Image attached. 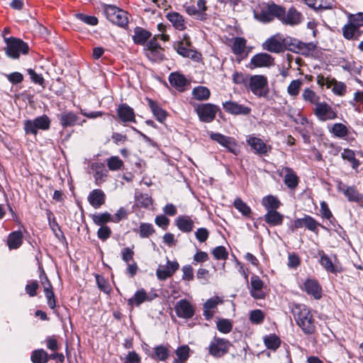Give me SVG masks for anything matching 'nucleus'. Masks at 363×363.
<instances>
[{
    "label": "nucleus",
    "instance_id": "1",
    "mask_svg": "<svg viewBox=\"0 0 363 363\" xmlns=\"http://www.w3.org/2000/svg\"><path fill=\"white\" fill-rule=\"evenodd\" d=\"M291 312L297 325L306 334H313L315 330V321L310 310L303 304H294Z\"/></svg>",
    "mask_w": 363,
    "mask_h": 363
},
{
    "label": "nucleus",
    "instance_id": "2",
    "mask_svg": "<svg viewBox=\"0 0 363 363\" xmlns=\"http://www.w3.org/2000/svg\"><path fill=\"white\" fill-rule=\"evenodd\" d=\"M246 86L258 97H266L269 94L268 80L264 75L251 76Z\"/></svg>",
    "mask_w": 363,
    "mask_h": 363
},
{
    "label": "nucleus",
    "instance_id": "3",
    "mask_svg": "<svg viewBox=\"0 0 363 363\" xmlns=\"http://www.w3.org/2000/svg\"><path fill=\"white\" fill-rule=\"evenodd\" d=\"M4 40L6 44L5 51L9 57L18 59L21 53L26 55L28 52L29 47L28 44L21 39L11 37L6 38Z\"/></svg>",
    "mask_w": 363,
    "mask_h": 363
},
{
    "label": "nucleus",
    "instance_id": "4",
    "mask_svg": "<svg viewBox=\"0 0 363 363\" xmlns=\"http://www.w3.org/2000/svg\"><path fill=\"white\" fill-rule=\"evenodd\" d=\"M281 6L273 2L263 5L259 11L255 12V18L259 21L267 23L272 22L274 18L279 19Z\"/></svg>",
    "mask_w": 363,
    "mask_h": 363
},
{
    "label": "nucleus",
    "instance_id": "5",
    "mask_svg": "<svg viewBox=\"0 0 363 363\" xmlns=\"http://www.w3.org/2000/svg\"><path fill=\"white\" fill-rule=\"evenodd\" d=\"M303 19L302 13L295 7L291 6L286 11V9L281 6L280 16L278 20L283 24L294 26L300 24Z\"/></svg>",
    "mask_w": 363,
    "mask_h": 363
},
{
    "label": "nucleus",
    "instance_id": "6",
    "mask_svg": "<svg viewBox=\"0 0 363 363\" xmlns=\"http://www.w3.org/2000/svg\"><path fill=\"white\" fill-rule=\"evenodd\" d=\"M232 344L224 338L214 337L209 344L208 353L214 357L219 358L229 352Z\"/></svg>",
    "mask_w": 363,
    "mask_h": 363
},
{
    "label": "nucleus",
    "instance_id": "7",
    "mask_svg": "<svg viewBox=\"0 0 363 363\" xmlns=\"http://www.w3.org/2000/svg\"><path fill=\"white\" fill-rule=\"evenodd\" d=\"M50 120L46 115L37 117L34 120H27L24 123V130L27 134L35 135L38 129L48 130L50 128Z\"/></svg>",
    "mask_w": 363,
    "mask_h": 363
},
{
    "label": "nucleus",
    "instance_id": "8",
    "mask_svg": "<svg viewBox=\"0 0 363 363\" xmlns=\"http://www.w3.org/2000/svg\"><path fill=\"white\" fill-rule=\"evenodd\" d=\"M194 110L201 121L210 123L215 119L219 108L212 104H203L195 106Z\"/></svg>",
    "mask_w": 363,
    "mask_h": 363
},
{
    "label": "nucleus",
    "instance_id": "9",
    "mask_svg": "<svg viewBox=\"0 0 363 363\" xmlns=\"http://www.w3.org/2000/svg\"><path fill=\"white\" fill-rule=\"evenodd\" d=\"M107 18L112 23L124 27L128 24V13L114 6H108L105 10Z\"/></svg>",
    "mask_w": 363,
    "mask_h": 363
},
{
    "label": "nucleus",
    "instance_id": "10",
    "mask_svg": "<svg viewBox=\"0 0 363 363\" xmlns=\"http://www.w3.org/2000/svg\"><path fill=\"white\" fill-rule=\"evenodd\" d=\"M210 138L211 140L225 147L229 152H232L235 155H238L239 150H238V143L235 138L218 133H211Z\"/></svg>",
    "mask_w": 363,
    "mask_h": 363
},
{
    "label": "nucleus",
    "instance_id": "11",
    "mask_svg": "<svg viewBox=\"0 0 363 363\" xmlns=\"http://www.w3.org/2000/svg\"><path fill=\"white\" fill-rule=\"evenodd\" d=\"M313 113L318 120L321 121L333 120L337 118V113L326 102H319L317 104L313 110Z\"/></svg>",
    "mask_w": 363,
    "mask_h": 363
},
{
    "label": "nucleus",
    "instance_id": "12",
    "mask_svg": "<svg viewBox=\"0 0 363 363\" xmlns=\"http://www.w3.org/2000/svg\"><path fill=\"white\" fill-rule=\"evenodd\" d=\"M274 65V59L266 52L255 55L250 60L251 68L269 67Z\"/></svg>",
    "mask_w": 363,
    "mask_h": 363
},
{
    "label": "nucleus",
    "instance_id": "13",
    "mask_svg": "<svg viewBox=\"0 0 363 363\" xmlns=\"http://www.w3.org/2000/svg\"><path fill=\"white\" fill-rule=\"evenodd\" d=\"M175 312L178 317L189 319L194 316L195 308L189 301L182 299L174 306Z\"/></svg>",
    "mask_w": 363,
    "mask_h": 363
},
{
    "label": "nucleus",
    "instance_id": "14",
    "mask_svg": "<svg viewBox=\"0 0 363 363\" xmlns=\"http://www.w3.org/2000/svg\"><path fill=\"white\" fill-rule=\"evenodd\" d=\"M262 48L270 52L279 53L284 51L282 35L277 34L268 38L263 43Z\"/></svg>",
    "mask_w": 363,
    "mask_h": 363
},
{
    "label": "nucleus",
    "instance_id": "15",
    "mask_svg": "<svg viewBox=\"0 0 363 363\" xmlns=\"http://www.w3.org/2000/svg\"><path fill=\"white\" fill-rule=\"evenodd\" d=\"M179 267V264L177 262L167 260L166 266H159L156 272L157 277L160 280H166L172 277Z\"/></svg>",
    "mask_w": 363,
    "mask_h": 363
},
{
    "label": "nucleus",
    "instance_id": "16",
    "mask_svg": "<svg viewBox=\"0 0 363 363\" xmlns=\"http://www.w3.org/2000/svg\"><path fill=\"white\" fill-rule=\"evenodd\" d=\"M157 36L151 39L146 45V55L152 60L162 59V48L157 43Z\"/></svg>",
    "mask_w": 363,
    "mask_h": 363
},
{
    "label": "nucleus",
    "instance_id": "17",
    "mask_svg": "<svg viewBox=\"0 0 363 363\" xmlns=\"http://www.w3.org/2000/svg\"><path fill=\"white\" fill-rule=\"evenodd\" d=\"M223 106L226 112L234 115H248L251 111L250 108L231 101L223 103Z\"/></svg>",
    "mask_w": 363,
    "mask_h": 363
},
{
    "label": "nucleus",
    "instance_id": "18",
    "mask_svg": "<svg viewBox=\"0 0 363 363\" xmlns=\"http://www.w3.org/2000/svg\"><path fill=\"white\" fill-rule=\"evenodd\" d=\"M57 118L60 121V125L62 128L72 127L78 123L79 119V116L72 111H65L57 115Z\"/></svg>",
    "mask_w": 363,
    "mask_h": 363
},
{
    "label": "nucleus",
    "instance_id": "19",
    "mask_svg": "<svg viewBox=\"0 0 363 363\" xmlns=\"http://www.w3.org/2000/svg\"><path fill=\"white\" fill-rule=\"evenodd\" d=\"M251 296L256 299H262L265 296L264 293L262 291L263 281L257 275H252L250 279Z\"/></svg>",
    "mask_w": 363,
    "mask_h": 363
},
{
    "label": "nucleus",
    "instance_id": "20",
    "mask_svg": "<svg viewBox=\"0 0 363 363\" xmlns=\"http://www.w3.org/2000/svg\"><path fill=\"white\" fill-rule=\"evenodd\" d=\"M174 48L178 54L184 57H189L196 61L199 60L201 58V54L199 52L192 48L184 46V43L177 42L174 45Z\"/></svg>",
    "mask_w": 363,
    "mask_h": 363
},
{
    "label": "nucleus",
    "instance_id": "21",
    "mask_svg": "<svg viewBox=\"0 0 363 363\" xmlns=\"http://www.w3.org/2000/svg\"><path fill=\"white\" fill-rule=\"evenodd\" d=\"M118 118L124 123L135 122V116L133 109L127 104H121L117 109Z\"/></svg>",
    "mask_w": 363,
    "mask_h": 363
},
{
    "label": "nucleus",
    "instance_id": "22",
    "mask_svg": "<svg viewBox=\"0 0 363 363\" xmlns=\"http://www.w3.org/2000/svg\"><path fill=\"white\" fill-rule=\"evenodd\" d=\"M222 303V299L218 296L212 297L205 302L203 304V315L207 320L211 319L213 316L214 311L213 310Z\"/></svg>",
    "mask_w": 363,
    "mask_h": 363
},
{
    "label": "nucleus",
    "instance_id": "23",
    "mask_svg": "<svg viewBox=\"0 0 363 363\" xmlns=\"http://www.w3.org/2000/svg\"><path fill=\"white\" fill-rule=\"evenodd\" d=\"M281 174H284V184L290 189H295L298 185V178L294 170L290 167H284Z\"/></svg>",
    "mask_w": 363,
    "mask_h": 363
},
{
    "label": "nucleus",
    "instance_id": "24",
    "mask_svg": "<svg viewBox=\"0 0 363 363\" xmlns=\"http://www.w3.org/2000/svg\"><path fill=\"white\" fill-rule=\"evenodd\" d=\"M248 145L255 150V153L265 155L268 152V147L260 138L250 136L247 140Z\"/></svg>",
    "mask_w": 363,
    "mask_h": 363
},
{
    "label": "nucleus",
    "instance_id": "25",
    "mask_svg": "<svg viewBox=\"0 0 363 363\" xmlns=\"http://www.w3.org/2000/svg\"><path fill=\"white\" fill-rule=\"evenodd\" d=\"M304 291L315 299L321 298V287L318 283L313 279H308L304 283Z\"/></svg>",
    "mask_w": 363,
    "mask_h": 363
},
{
    "label": "nucleus",
    "instance_id": "26",
    "mask_svg": "<svg viewBox=\"0 0 363 363\" xmlns=\"http://www.w3.org/2000/svg\"><path fill=\"white\" fill-rule=\"evenodd\" d=\"M105 194L101 189H94L90 192L88 201L95 208H99L105 202Z\"/></svg>",
    "mask_w": 363,
    "mask_h": 363
},
{
    "label": "nucleus",
    "instance_id": "27",
    "mask_svg": "<svg viewBox=\"0 0 363 363\" xmlns=\"http://www.w3.org/2000/svg\"><path fill=\"white\" fill-rule=\"evenodd\" d=\"M152 300V297L149 296L145 290L141 289L137 291L132 298L128 299V303L129 306L135 305L139 306L141 303H144L145 301H150Z\"/></svg>",
    "mask_w": 363,
    "mask_h": 363
},
{
    "label": "nucleus",
    "instance_id": "28",
    "mask_svg": "<svg viewBox=\"0 0 363 363\" xmlns=\"http://www.w3.org/2000/svg\"><path fill=\"white\" fill-rule=\"evenodd\" d=\"M284 216L280 213L274 211L273 209L269 210L264 215V220L271 226L280 225L282 224Z\"/></svg>",
    "mask_w": 363,
    "mask_h": 363
},
{
    "label": "nucleus",
    "instance_id": "29",
    "mask_svg": "<svg viewBox=\"0 0 363 363\" xmlns=\"http://www.w3.org/2000/svg\"><path fill=\"white\" fill-rule=\"evenodd\" d=\"M177 228L184 233H189L194 228V221L187 216H180L176 219Z\"/></svg>",
    "mask_w": 363,
    "mask_h": 363
},
{
    "label": "nucleus",
    "instance_id": "30",
    "mask_svg": "<svg viewBox=\"0 0 363 363\" xmlns=\"http://www.w3.org/2000/svg\"><path fill=\"white\" fill-rule=\"evenodd\" d=\"M151 36V33L140 27H136L134 30L133 40L135 44L143 45Z\"/></svg>",
    "mask_w": 363,
    "mask_h": 363
},
{
    "label": "nucleus",
    "instance_id": "31",
    "mask_svg": "<svg viewBox=\"0 0 363 363\" xmlns=\"http://www.w3.org/2000/svg\"><path fill=\"white\" fill-rule=\"evenodd\" d=\"M247 40L244 38L236 37L233 39L231 49L235 55H242L247 48Z\"/></svg>",
    "mask_w": 363,
    "mask_h": 363
},
{
    "label": "nucleus",
    "instance_id": "32",
    "mask_svg": "<svg viewBox=\"0 0 363 363\" xmlns=\"http://www.w3.org/2000/svg\"><path fill=\"white\" fill-rule=\"evenodd\" d=\"M264 344L269 350L275 351L281 345L280 338L275 334H270L263 337Z\"/></svg>",
    "mask_w": 363,
    "mask_h": 363
},
{
    "label": "nucleus",
    "instance_id": "33",
    "mask_svg": "<svg viewBox=\"0 0 363 363\" xmlns=\"http://www.w3.org/2000/svg\"><path fill=\"white\" fill-rule=\"evenodd\" d=\"M23 242V234L21 231H14L11 233L7 240V243L10 249L18 248Z\"/></svg>",
    "mask_w": 363,
    "mask_h": 363
},
{
    "label": "nucleus",
    "instance_id": "34",
    "mask_svg": "<svg viewBox=\"0 0 363 363\" xmlns=\"http://www.w3.org/2000/svg\"><path fill=\"white\" fill-rule=\"evenodd\" d=\"M167 19L172 23V25L178 30H183L185 29L184 19L182 16L179 13L173 12L168 13Z\"/></svg>",
    "mask_w": 363,
    "mask_h": 363
},
{
    "label": "nucleus",
    "instance_id": "35",
    "mask_svg": "<svg viewBox=\"0 0 363 363\" xmlns=\"http://www.w3.org/2000/svg\"><path fill=\"white\" fill-rule=\"evenodd\" d=\"M305 3L315 10L328 9L333 7L331 0H304Z\"/></svg>",
    "mask_w": 363,
    "mask_h": 363
},
{
    "label": "nucleus",
    "instance_id": "36",
    "mask_svg": "<svg viewBox=\"0 0 363 363\" xmlns=\"http://www.w3.org/2000/svg\"><path fill=\"white\" fill-rule=\"evenodd\" d=\"M330 133L336 138L345 139L349 133L348 128L341 123L333 124L330 129Z\"/></svg>",
    "mask_w": 363,
    "mask_h": 363
},
{
    "label": "nucleus",
    "instance_id": "37",
    "mask_svg": "<svg viewBox=\"0 0 363 363\" xmlns=\"http://www.w3.org/2000/svg\"><path fill=\"white\" fill-rule=\"evenodd\" d=\"M169 81L171 85L177 89H182L186 84L185 77L177 72L170 74Z\"/></svg>",
    "mask_w": 363,
    "mask_h": 363
},
{
    "label": "nucleus",
    "instance_id": "38",
    "mask_svg": "<svg viewBox=\"0 0 363 363\" xmlns=\"http://www.w3.org/2000/svg\"><path fill=\"white\" fill-rule=\"evenodd\" d=\"M295 43L296 47L289 48V50L294 52H297L301 55H307L314 48L313 43H304L300 40L295 41Z\"/></svg>",
    "mask_w": 363,
    "mask_h": 363
},
{
    "label": "nucleus",
    "instance_id": "39",
    "mask_svg": "<svg viewBox=\"0 0 363 363\" xmlns=\"http://www.w3.org/2000/svg\"><path fill=\"white\" fill-rule=\"evenodd\" d=\"M148 101L151 111L157 120H158L160 122H163L167 117L166 111L160 108L157 104L152 100L149 99Z\"/></svg>",
    "mask_w": 363,
    "mask_h": 363
},
{
    "label": "nucleus",
    "instance_id": "40",
    "mask_svg": "<svg viewBox=\"0 0 363 363\" xmlns=\"http://www.w3.org/2000/svg\"><path fill=\"white\" fill-rule=\"evenodd\" d=\"M302 98L304 101L311 104L317 105L319 103L320 97L316 93L309 88H306L302 92Z\"/></svg>",
    "mask_w": 363,
    "mask_h": 363
},
{
    "label": "nucleus",
    "instance_id": "41",
    "mask_svg": "<svg viewBox=\"0 0 363 363\" xmlns=\"http://www.w3.org/2000/svg\"><path fill=\"white\" fill-rule=\"evenodd\" d=\"M192 94L196 99L203 101L210 97L211 92L207 87L200 86L193 89Z\"/></svg>",
    "mask_w": 363,
    "mask_h": 363
},
{
    "label": "nucleus",
    "instance_id": "42",
    "mask_svg": "<svg viewBox=\"0 0 363 363\" xmlns=\"http://www.w3.org/2000/svg\"><path fill=\"white\" fill-rule=\"evenodd\" d=\"M320 263L328 272L334 274L339 272L337 267L333 264L330 257L323 252L320 255Z\"/></svg>",
    "mask_w": 363,
    "mask_h": 363
},
{
    "label": "nucleus",
    "instance_id": "43",
    "mask_svg": "<svg viewBox=\"0 0 363 363\" xmlns=\"http://www.w3.org/2000/svg\"><path fill=\"white\" fill-rule=\"evenodd\" d=\"M92 220L96 225L105 226L104 224L106 223L112 222V216L109 213L105 212L103 213L93 215Z\"/></svg>",
    "mask_w": 363,
    "mask_h": 363
},
{
    "label": "nucleus",
    "instance_id": "44",
    "mask_svg": "<svg viewBox=\"0 0 363 363\" xmlns=\"http://www.w3.org/2000/svg\"><path fill=\"white\" fill-rule=\"evenodd\" d=\"M30 358L33 363H46L49 357L45 350H36L32 352Z\"/></svg>",
    "mask_w": 363,
    "mask_h": 363
},
{
    "label": "nucleus",
    "instance_id": "45",
    "mask_svg": "<svg viewBox=\"0 0 363 363\" xmlns=\"http://www.w3.org/2000/svg\"><path fill=\"white\" fill-rule=\"evenodd\" d=\"M262 205L266 208L267 211L271 209L275 211L279 207L280 202L276 197L273 196H267L263 198Z\"/></svg>",
    "mask_w": 363,
    "mask_h": 363
},
{
    "label": "nucleus",
    "instance_id": "46",
    "mask_svg": "<svg viewBox=\"0 0 363 363\" xmlns=\"http://www.w3.org/2000/svg\"><path fill=\"white\" fill-rule=\"evenodd\" d=\"M329 88H332L333 93L340 96L344 95L346 91V85L333 78L330 81Z\"/></svg>",
    "mask_w": 363,
    "mask_h": 363
},
{
    "label": "nucleus",
    "instance_id": "47",
    "mask_svg": "<svg viewBox=\"0 0 363 363\" xmlns=\"http://www.w3.org/2000/svg\"><path fill=\"white\" fill-rule=\"evenodd\" d=\"M345 196L350 201L359 202L363 199V196L360 194L354 186H350L345 189Z\"/></svg>",
    "mask_w": 363,
    "mask_h": 363
},
{
    "label": "nucleus",
    "instance_id": "48",
    "mask_svg": "<svg viewBox=\"0 0 363 363\" xmlns=\"http://www.w3.org/2000/svg\"><path fill=\"white\" fill-rule=\"evenodd\" d=\"M107 177V171L104 168L103 164H96L95 165L94 179L96 184L104 182L105 178Z\"/></svg>",
    "mask_w": 363,
    "mask_h": 363
},
{
    "label": "nucleus",
    "instance_id": "49",
    "mask_svg": "<svg viewBox=\"0 0 363 363\" xmlns=\"http://www.w3.org/2000/svg\"><path fill=\"white\" fill-rule=\"evenodd\" d=\"M301 86L302 82L301 80H293L287 87V93L294 98L298 95Z\"/></svg>",
    "mask_w": 363,
    "mask_h": 363
},
{
    "label": "nucleus",
    "instance_id": "50",
    "mask_svg": "<svg viewBox=\"0 0 363 363\" xmlns=\"http://www.w3.org/2000/svg\"><path fill=\"white\" fill-rule=\"evenodd\" d=\"M107 166L111 171L120 169L123 166V162L117 156H112L107 159Z\"/></svg>",
    "mask_w": 363,
    "mask_h": 363
},
{
    "label": "nucleus",
    "instance_id": "51",
    "mask_svg": "<svg viewBox=\"0 0 363 363\" xmlns=\"http://www.w3.org/2000/svg\"><path fill=\"white\" fill-rule=\"evenodd\" d=\"M234 206L244 216H248L251 213L250 208L240 198L234 201Z\"/></svg>",
    "mask_w": 363,
    "mask_h": 363
},
{
    "label": "nucleus",
    "instance_id": "52",
    "mask_svg": "<svg viewBox=\"0 0 363 363\" xmlns=\"http://www.w3.org/2000/svg\"><path fill=\"white\" fill-rule=\"evenodd\" d=\"M155 232L152 225L150 223H143L139 227V234L140 238H148Z\"/></svg>",
    "mask_w": 363,
    "mask_h": 363
},
{
    "label": "nucleus",
    "instance_id": "53",
    "mask_svg": "<svg viewBox=\"0 0 363 363\" xmlns=\"http://www.w3.org/2000/svg\"><path fill=\"white\" fill-rule=\"evenodd\" d=\"M355 29L356 26L354 23H351V21H350L348 24H346L342 28L343 36L347 40L354 39Z\"/></svg>",
    "mask_w": 363,
    "mask_h": 363
},
{
    "label": "nucleus",
    "instance_id": "54",
    "mask_svg": "<svg viewBox=\"0 0 363 363\" xmlns=\"http://www.w3.org/2000/svg\"><path fill=\"white\" fill-rule=\"evenodd\" d=\"M217 328L223 333H228L232 330L233 325L228 319H220L217 322Z\"/></svg>",
    "mask_w": 363,
    "mask_h": 363
},
{
    "label": "nucleus",
    "instance_id": "55",
    "mask_svg": "<svg viewBox=\"0 0 363 363\" xmlns=\"http://www.w3.org/2000/svg\"><path fill=\"white\" fill-rule=\"evenodd\" d=\"M212 255L216 259L225 260L228 257V252L223 246H218L212 250Z\"/></svg>",
    "mask_w": 363,
    "mask_h": 363
},
{
    "label": "nucleus",
    "instance_id": "56",
    "mask_svg": "<svg viewBox=\"0 0 363 363\" xmlns=\"http://www.w3.org/2000/svg\"><path fill=\"white\" fill-rule=\"evenodd\" d=\"M190 348L187 345H183L177 348L176 354L178 360L186 361L189 357Z\"/></svg>",
    "mask_w": 363,
    "mask_h": 363
},
{
    "label": "nucleus",
    "instance_id": "57",
    "mask_svg": "<svg viewBox=\"0 0 363 363\" xmlns=\"http://www.w3.org/2000/svg\"><path fill=\"white\" fill-rule=\"evenodd\" d=\"M305 227L309 230L315 232L320 224L311 216H305L303 217Z\"/></svg>",
    "mask_w": 363,
    "mask_h": 363
},
{
    "label": "nucleus",
    "instance_id": "58",
    "mask_svg": "<svg viewBox=\"0 0 363 363\" xmlns=\"http://www.w3.org/2000/svg\"><path fill=\"white\" fill-rule=\"evenodd\" d=\"M76 17L81 21L91 26H95L98 23V19L93 16H87L83 13H77Z\"/></svg>",
    "mask_w": 363,
    "mask_h": 363
},
{
    "label": "nucleus",
    "instance_id": "59",
    "mask_svg": "<svg viewBox=\"0 0 363 363\" xmlns=\"http://www.w3.org/2000/svg\"><path fill=\"white\" fill-rule=\"evenodd\" d=\"M155 355L160 360L164 361L169 357V352L166 347L160 345L155 349Z\"/></svg>",
    "mask_w": 363,
    "mask_h": 363
},
{
    "label": "nucleus",
    "instance_id": "60",
    "mask_svg": "<svg viewBox=\"0 0 363 363\" xmlns=\"http://www.w3.org/2000/svg\"><path fill=\"white\" fill-rule=\"evenodd\" d=\"M137 201L139 205L143 207H148L152 204V198L147 194H141L137 196Z\"/></svg>",
    "mask_w": 363,
    "mask_h": 363
},
{
    "label": "nucleus",
    "instance_id": "61",
    "mask_svg": "<svg viewBox=\"0 0 363 363\" xmlns=\"http://www.w3.org/2000/svg\"><path fill=\"white\" fill-rule=\"evenodd\" d=\"M264 313H262V311L261 310H254L252 311H251L250 313V319L251 320V322L254 323H260L263 321L264 320Z\"/></svg>",
    "mask_w": 363,
    "mask_h": 363
},
{
    "label": "nucleus",
    "instance_id": "62",
    "mask_svg": "<svg viewBox=\"0 0 363 363\" xmlns=\"http://www.w3.org/2000/svg\"><path fill=\"white\" fill-rule=\"evenodd\" d=\"M183 274L182 279L185 281H191L194 279V269L193 267L188 264L185 265L182 269Z\"/></svg>",
    "mask_w": 363,
    "mask_h": 363
},
{
    "label": "nucleus",
    "instance_id": "63",
    "mask_svg": "<svg viewBox=\"0 0 363 363\" xmlns=\"http://www.w3.org/2000/svg\"><path fill=\"white\" fill-rule=\"evenodd\" d=\"M111 234V228L106 225V226H101V228L98 230L97 235L98 238L101 240H106L108 239Z\"/></svg>",
    "mask_w": 363,
    "mask_h": 363
},
{
    "label": "nucleus",
    "instance_id": "64",
    "mask_svg": "<svg viewBox=\"0 0 363 363\" xmlns=\"http://www.w3.org/2000/svg\"><path fill=\"white\" fill-rule=\"evenodd\" d=\"M123 363H140V357L135 352L131 351L124 358Z\"/></svg>",
    "mask_w": 363,
    "mask_h": 363
}]
</instances>
